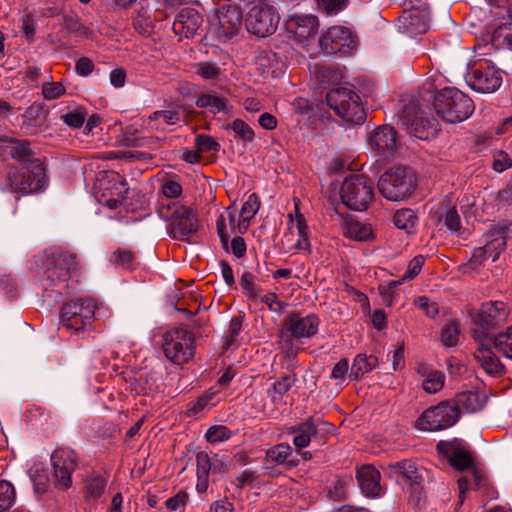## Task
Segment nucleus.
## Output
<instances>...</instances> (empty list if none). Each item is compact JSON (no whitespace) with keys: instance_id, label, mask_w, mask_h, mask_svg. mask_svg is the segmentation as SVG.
I'll list each match as a JSON object with an SVG mask.
<instances>
[{"instance_id":"obj_37","label":"nucleus","mask_w":512,"mask_h":512,"mask_svg":"<svg viewBox=\"0 0 512 512\" xmlns=\"http://www.w3.org/2000/svg\"><path fill=\"white\" fill-rule=\"evenodd\" d=\"M9 154L13 159L24 163L27 166H29L32 161H40L39 159L33 158V151L30 148V143L26 140H11Z\"/></svg>"},{"instance_id":"obj_34","label":"nucleus","mask_w":512,"mask_h":512,"mask_svg":"<svg viewBox=\"0 0 512 512\" xmlns=\"http://www.w3.org/2000/svg\"><path fill=\"white\" fill-rule=\"evenodd\" d=\"M464 476L458 479L459 499L458 506H461L465 500V493L469 490L478 489L486 485L485 473L474 467Z\"/></svg>"},{"instance_id":"obj_26","label":"nucleus","mask_w":512,"mask_h":512,"mask_svg":"<svg viewBox=\"0 0 512 512\" xmlns=\"http://www.w3.org/2000/svg\"><path fill=\"white\" fill-rule=\"evenodd\" d=\"M430 216L436 224L443 222L448 231L461 235V219L454 206H450L449 203L443 201L431 210Z\"/></svg>"},{"instance_id":"obj_12","label":"nucleus","mask_w":512,"mask_h":512,"mask_svg":"<svg viewBox=\"0 0 512 512\" xmlns=\"http://www.w3.org/2000/svg\"><path fill=\"white\" fill-rule=\"evenodd\" d=\"M78 271L76 256L72 253L55 250L48 255L47 278L52 282H65Z\"/></svg>"},{"instance_id":"obj_36","label":"nucleus","mask_w":512,"mask_h":512,"mask_svg":"<svg viewBox=\"0 0 512 512\" xmlns=\"http://www.w3.org/2000/svg\"><path fill=\"white\" fill-rule=\"evenodd\" d=\"M199 108L208 109L212 114L229 113V102L225 97L219 96L215 93H202L198 96L195 102Z\"/></svg>"},{"instance_id":"obj_15","label":"nucleus","mask_w":512,"mask_h":512,"mask_svg":"<svg viewBox=\"0 0 512 512\" xmlns=\"http://www.w3.org/2000/svg\"><path fill=\"white\" fill-rule=\"evenodd\" d=\"M436 449L456 470L463 471L470 469L474 465L472 453L467 444L461 439L455 438L450 441H439Z\"/></svg>"},{"instance_id":"obj_41","label":"nucleus","mask_w":512,"mask_h":512,"mask_svg":"<svg viewBox=\"0 0 512 512\" xmlns=\"http://www.w3.org/2000/svg\"><path fill=\"white\" fill-rule=\"evenodd\" d=\"M491 45L497 49L508 48L512 50V24L505 23L497 27L491 37Z\"/></svg>"},{"instance_id":"obj_22","label":"nucleus","mask_w":512,"mask_h":512,"mask_svg":"<svg viewBox=\"0 0 512 512\" xmlns=\"http://www.w3.org/2000/svg\"><path fill=\"white\" fill-rule=\"evenodd\" d=\"M473 335L478 343V347L474 351L475 360L487 374L492 376L502 374L504 372V365L492 351L491 347L483 343L484 335L476 330L473 331Z\"/></svg>"},{"instance_id":"obj_8","label":"nucleus","mask_w":512,"mask_h":512,"mask_svg":"<svg viewBox=\"0 0 512 512\" xmlns=\"http://www.w3.org/2000/svg\"><path fill=\"white\" fill-rule=\"evenodd\" d=\"M162 348L165 356L175 364H184L194 355V337L186 328L178 327L163 335Z\"/></svg>"},{"instance_id":"obj_43","label":"nucleus","mask_w":512,"mask_h":512,"mask_svg":"<svg viewBox=\"0 0 512 512\" xmlns=\"http://www.w3.org/2000/svg\"><path fill=\"white\" fill-rule=\"evenodd\" d=\"M344 234L357 241H367L373 233L371 226L358 221H350L345 225Z\"/></svg>"},{"instance_id":"obj_3","label":"nucleus","mask_w":512,"mask_h":512,"mask_svg":"<svg viewBox=\"0 0 512 512\" xmlns=\"http://www.w3.org/2000/svg\"><path fill=\"white\" fill-rule=\"evenodd\" d=\"M416 177L410 168L395 166L387 170L378 180V189L389 201L401 202L415 190Z\"/></svg>"},{"instance_id":"obj_5","label":"nucleus","mask_w":512,"mask_h":512,"mask_svg":"<svg viewBox=\"0 0 512 512\" xmlns=\"http://www.w3.org/2000/svg\"><path fill=\"white\" fill-rule=\"evenodd\" d=\"M328 106L347 123L360 125L366 119V113L360 104L359 96L350 88L337 87L326 95Z\"/></svg>"},{"instance_id":"obj_55","label":"nucleus","mask_w":512,"mask_h":512,"mask_svg":"<svg viewBox=\"0 0 512 512\" xmlns=\"http://www.w3.org/2000/svg\"><path fill=\"white\" fill-rule=\"evenodd\" d=\"M195 145L200 154L211 151L216 152L220 149V144L216 141V139L210 135L205 134L196 136Z\"/></svg>"},{"instance_id":"obj_61","label":"nucleus","mask_w":512,"mask_h":512,"mask_svg":"<svg viewBox=\"0 0 512 512\" xmlns=\"http://www.w3.org/2000/svg\"><path fill=\"white\" fill-rule=\"evenodd\" d=\"M106 482L101 477L90 478L86 483V492L93 498H98L103 493Z\"/></svg>"},{"instance_id":"obj_49","label":"nucleus","mask_w":512,"mask_h":512,"mask_svg":"<svg viewBox=\"0 0 512 512\" xmlns=\"http://www.w3.org/2000/svg\"><path fill=\"white\" fill-rule=\"evenodd\" d=\"M16 493L8 481H0V512L8 511L15 503Z\"/></svg>"},{"instance_id":"obj_10","label":"nucleus","mask_w":512,"mask_h":512,"mask_svg":"<svg viewBox=\"0 0 512 512\" xmlns=\"http://www.w3.org/2000/svg\"><path fill=\"white\" fill-rule=\"evenodd\" d=\"M457 407L452 402H442L426 409L417 420V428L436 432L453 426L458 420Z\"/></svg>"},{"instance_id":"obj_59","label":"nucleus","mask_w":512,"mask_h":512,"mask_svg":"<svg viewBox=\"0 0 512 512\" xmlns=\"http://www.w3.org/2000/svg\"><path fill=\"white\" fill-rule=\"evenodd\" d=\"M189 499V495L185 491H179L175 496L165 501L166 508L170 511H178L184 509Z\"/></svg>"},{"instance_id":"obj_56","label":"nucleus","mask_w":512,"mask_h":512,"mask_svg":"<svg viewBox=\"0 0 512 512\" xmlns=\"http://www.w3.org/2000/svg\"><path fill=\"white\" fill-rule=\"evenodd\" d=\"M413 304L422 310L427 317L433 318L438 314L439 308L436 302L431 301L426 296H419L414 299Z\"/></svg>"},{"instance_id":"obj_30","label":"nucleus","mask_w":512,"mask_h":512,"mask_svg":"<svg viewBox=\"0 0 512 512\" xmlns=\"http://www.w3.org/2000/svg\"><path fill=\"white\" fill-rule=\"evenodd\" d=\"M318 19L314 15L295 16L288 22L289 29L300 42L314 37L318 30Z\"/></svg>"},{"instance_id":"obj_38","label":"nucleus","mask_w":512,"mask_h":512,"mask_svg":"<svg viewBox=\"0 0 512 512\" xmlns=\"http://www.w3.org/2000/svg\"><path fill=\"white\" fill-rule=\"evenodd\" d=\"M378 365V359L374 355L358 354L353 361L350 370V377L354 379L361 378L364 374L370 372Z\"/></svg>"},{"instance_id":"obj_64","label":"nucleus","mask_w":512,"mask_h":512,"mask_svg":"<svg viewBox=\"0 0 512 512\" xmlns=\"http://www.w3.org/2000/svg\"><path fill=\"white\" fill-rule=\"evenodd\" d=\"M512 166V160L504 151H498L494 154L492 167L497 172H503Z\"/></svg>"},{"instance_id":"obj_63","label":"nucleus","mask_w":512,"mask_h":512,"mask_svg":"<svg viewBox=\"0 0 512 512\" xmlns=\"http://www.w3.org/2000/svg\"><path fill=\"white\" fill-rule=\"evenodd\" d=\"M347 0H317L320 8H322L328 15L337 14L344 9Z\"/></svg>"},{"instance_id":"obj_62","label":"nucleus","mask_w":512,"mask_h":512,"mask_svg":"<svg viewBox=\"0 0 512 512\" xmlns=\"http://www.w3.org/2000/svg\"><path fill=\"white\" fill-rule=\"evenodd\" d=\"M261 302L265 303L269 310L276 313H281L287 306L285 302L278 299V296L274 292H269L261 297Z\"/></svg>"},{"instance_id":"obj_54","label":"nucleus","mask_w":512,"mask_h":512,"mask_svg":"<svg viewBox=\"0 0 512 512\" xmlns=\"http://www.w3.org/2000/svg\"><path fill=\"white\" fill-rule=\"evenodd\" d=\"M231 435V431L226 426L217 425L212 426L207 430L205 438L210 443H217L228 440Z\"/></svg>"},{"instance_id":"obj_14","label":"nucleus","mask_w":512,"mask_h":512,"mask_svg":"<svg viewBox=\"0 0 512 512\" xmlns=\"http://www.w3.org/2000/svg\"><path fill=\"white\" fill-rule=\"evenodd\" d=\"M98 187L102 191L99 201L111 210L119 207L128 191L125 179L117 172H108L99 178Z\"/></svg>"},{"instance_id":"obj_27","label":"nucleus","mask_w":512,"mask_h":512,"mask_svg":"<svg viewBox=\"0 0 512 512\" xmlns=\"http://www.w3.org/2000/svg\"><path fill=\"white\" fill-rule=\"evenodd\" d=\"M505 242L503 240L492 241L485 246L478 247L474 250L469 261L462 266L463 273L472 274L488 259L492 258V261H496L499 253L494 250L498 247H503Z\"/></svg>"},{"instance_id":"obj_19","label":"nucleus","mask_w":512,"mask_h":512,"mask_svg":"<svg viewBox=\"0 0 512 512\" xmlns=\"http://www.w3.org/2000/svg\"><path fill=\"white\" fill-rule=\"evenodd\" d=\"M429 11L422 5L410 11H404L398 18L397 26L402 32L409 36H415L426 33L429 28Z\"/></svg>"},{"instance_id":"obj_16","label":"nucleus","mask_w":512,"mask_h":512,"mask_svg":"<svg viewBox=\"0 0 512 512\" xmlns=\"http://www.w3.org/2000/svg\"><path fill=\"white\" fill-rule=\"evenodd\" d=\"M471 87L481 93H492L502 84L500 72L490 64L489 60L480 61L468 73Z\"/></svg>"},{"instance_id":"obj_47","label":"nucleus","mask_w":512,"mask_h":512,"mask_svg":"<svg viewBox=\"0 0 512 512\" xmlns=\"http://www.w3.org/2000/svg\"><path fill=\"white\" fill-rule=\"evenodd\" d=\"M110 262L125 269H133L136 265L135 254L125 248H118L110 257Z\"/></svg>"},{"instance_id":"obj_58","label":"nucleus","mask_w":512,"mask_h":512,"mask_svg":"<svg viewBox=\"0 0 512 512\" xmlns=\"http://www.w3.org/2000/svg\"><path fill=\"white\" fill-rule=\"evenodd\" d=\"M162 198L176 199L182 194V186L180 182L174 178L167 179L162 184Z\"/></svg>"},{"instance_id":"obj_7","label":"nucleus","mask_w":512,"mask_h":512,"mask_svg":"<svg viewBox=\"0 0 512 512\" xmlns=\"http://www.w3.org/2000/svg\"><path fill=\"white\" fill-rule=\"evenodd\" d=\"M340 196L350 209L366 210L374 197L373 183L364 175H351L344 180Z\"/></svg>"},{"instance_id":"obj_52","label":"nucleus","mask_w":512,"mask_h":512,"mask_svg":"<svg viewBox=\"0 0 512 512\" xmlns=\"http://www.w3.org/2000/svg\"><path fill=\"white\" fill-rule=\"evenodd\" d=\"M241 329L242 319L240 317L232 318L229 324V328L224 343V348L226 350L240 342Z\"/></svg>"},{"instance_id":"obj_32","label":"nucleus","mask_w":512,"mask_h":512,"mask_svg":"<svg viewBox=\"0 0 512 512\" xmlns=\"http://www.w3.org/2000/svg\"><path fill=\"white\" fill-rule=\"evenodd\" d=\"M486 401L487 396L484 392L466 391L457 394L452 404L457 407L459 416L461 411L474 413L481 410Z\"/></svg>"},{"instance_id":"obj_1","label":"nucleus","mask_w":512,"mask_h":512,"mask_svg":"<svg viewBox=\"0 0 512 512\" xmlns=\"http://www.w3.org/2000/svg\"><path fill=\"white\" fill-rule=\"evenodd\" d=\"M319 324V318L315 314L302 316L293 312L286 316L278 333V343L281 349L288 355H296L299 351L297 340L316 335Z\"/></svg>"},{"instance_id":"obj_4","label":"nucleus","mask_w":512,"mask_h":512,"mask_svg":"<svg viewBox=\"0 0 512 512\" xmlns=\"http://www.w3.org/2000/svg\"><path fill=\"white\" fill-rule=\"evenodd\" d=\"M101 315L97 302L89 297L78 298L62 306L61 325L78 332L91 326L92 321Z\"/></svg>"},{"instance_id":"obj_45","label":"nucleus","mask_w":512,"mask_h":512,"mask_svg":"<svg viewBox=\"0 0 512 512\" xmlns=\"http://www.w3.org/2000/svg\"><path fill=\"white\" fill-rule=\"evenodd\" d=\"M495 349L508 359H512V325L497 334L493 340Z\"/></svg>"},{"instance_id":"obj_20","label":"nucleus","mask_w":512,"mask_h":512,"mask_svg":"<svg viewBox=\"0 0 512 512\" xmlns=\"http://www.w3.org/2000/svg\"><path fill=\"white\" fill-rule=\"evenodd\" d=\"M203 22V15L196 8L184 7L176 15L172 29L176 35L190 38L198 33Z\"/></svg>"},{"instance_id":"obj_33","label":"nucleus","mask_w":512,"mask_h":512,"mask_svg":"<svg viewBox=\"0 0 512 512\" xmlns=\"http://www.w3.org/2000/svg\"><path fill=\"white\" fill-rule=\"evenodd\" d=\"M416 371L423 378L422 387L425 392L434 394L443 388L445 376L441 371L434 370L425 363H418Z\"/></svg>"},{"instance_id":"obj_42","label":"nucleus","mask_w":512,"mask_h":512,"mask_svg":"<svg viewBox=\"0 0 512 512\" xmlns=\"http://www.w3.org/2000/svg\"><path fill=\"white\" fill-rule=\"evenodd\" d=\"M291 455V446L287 443H280L267 450L266 460L278 465H294L293 463L288 462V459Z\"/></svg>"},{"instance_id":"obj_51","label":"nucleus","mask_w":512,"mask_h":512,"mask_svg":"<svg viewBox=\"0 0 512 512\" xmlns=\"http://www.w3.org/2000/svg\"><path fill=\"white\" fill-rule=\"evenodd\" d=\"M86 118V112L82 107H74L67 113L61 114L60 119L71 128H80Z\"/></svg>"},{"instance_id":"obj_53","label":"nucleus","mask_w":512,"mask_h":512,"mask_svg":"<svg viewBox=\"0 0 512 512\" xmlns=\"http://www.w3.org/2000/svg\"><path fill=\"white\" fill-rule=\"evenodd\" d=\"M66 93V88L62 82L46 81L42 84V95L46 100H55Z\"/></svg>"},{"instance_id":"obj_25","label":"nucleus","mask_w":512,"mask_h":512,"mask_svg":"<svg viewBox=\"0 0 512 512\" xmlns=\"http://www.w3.org/2000/svg\"><path fill=\"white\" fill-rule=\"evenodd\" d=\"M171 235L178 240H188L198 231V219L190 208L180 213L171 221Z\"/></svg>"},{"instance_id":"obj_21","label":"nucleus","mask_w":512,"mask_h":512,"mask_svg":"<svg viewBox=\"0 0 512 512\" xmlns=\"http://www.w3.org/2000/svg\"><path fill=\"white\" fill-rule=\"evenodd\" d=\"M509 311L502 301H489L483 303L479 312L474 316L476 325L483 329H491L506 321Z\"/></svg>"},{"instance_id":"obj_48","label":"nucleus","mask_w":512,"mask_h":512,"mask_svg":"<svg viewBox=\"0 0 512 512\" xmlns=\"http://www.w3.org/2000/svg\"><path fill=\"white\" fill-rule=\"evenodd\" d=\"M226 129L233 131L234 137L238 140L251 142L254 139L253 129L241 119H235L226 126Z\"/></svg>"},{"instance_id":"obj_18","label":"nucleus","mask_w":512,"mask_h":512,"mask_svg":"<svg viewBox=\"0 0 512 512\" xmlns=\"http://www.w3.org/2000/svg\"><path fill=\"white\" fill-rule=\"evenodd\" d=\"M56 485L67 489L71 485V474L76 467V455L73 450L62 448L55 450L51 455Z\"/></svg>"},{"instance_id":"obj_24","label":"nucleus","mask_w":512,"mask_h":512,"mask_svg":"<svg viewBox=\"0 0 512 512\" xmlns=\"http://www.w3.org/2000/svg\"><path fill=\"white\" fill-rule=\"evenodd\" d=\"M369 144L379 155L392 156L397 148L396 131L388 125L380 126L371 134Z\"/></svg>"},{"instance_id":"obj_44","label":"nucleus","mask_w":512,"mask_h":512,"mask_svg":"<svg viewBox=\"0 0 512 512\" xmlns=\"http://www.w3.org/2000/svg\"><path fill=\"white\" fill-rule=\"evenodd\" d=\"M296 376L293 374H287L277 380L272 389L269 390V395L274 403L279 402L282 397L291 389V387L296 383Z\"/></svg>"},{"instance_id":"obj_50","label":"nucleus","mask_w":512,"mask_h":512,"mask_svg":"<svg viewBox=\"0 0 512 512\" xmlns=\"http://www.w3.org/2000/svg\"><path fill=\"white\" fill-rule=\"evenodd\" d=\"M459 325L455 321H451L444 325L441 330V342L446 347H453L459 341Z\"/></svg>"},{"instance_id":"obj_39","label":"nucleus","mask_w":512,"mask_h":512,"mask_svg":"<svg viewBox=\"0 0 512 512\" xmlns=\"http://www.w3.org/2000/svg\"><path fill=\"white\" fill-rule=\"evenodd\" d=\"M186 206L170 198H161L157 206V213L164 221H172L180 213H185Z\"/></svg>"},{"instance_id":"obj_13","label":"nucleus","mask_w":512,"mask_h":512,"mask_svg":"<svg viewBox=\"0 0 512 512\" xmlns=\"http://www.w3.org/2000/svg\"><path fill=\"white\" fill-rule=\"evenodd\" d=\"M319 45L325 54H347L356 47V40L348 28L333 26L321 35Z\"/></svg>"},{"instance_id":"obj_28","label":"nucleus","mask_w":512,"mask_h":512,"mask_svg":"<svg viewBox=\"0 0 512 512\" xmlns=\"http://www.w3.org/2000/svg\"><path fill=\"white\" fill-rule=\"evenodd\" d=\"M359 487L367 497L380 495V473L371 465H364L357 470L356 474Z\"/></svg>"},{"instance_id":"obj_31","label":"nucleus","mask_w":512,"mask_h":512,"mask_svg":"<svg viewBox=\"0 0 512 512\" xmlns=\"http://www.w3.org/2000/svg\"><path fill=\"white\" fill-rule=\"evenodd\" d=\"M317 424L312 418L305 422L292 426L288 429L289 434H293V444L298 450H302L309 446L311 439L316 437L319 432Z\"/></svg>"},{"instance_id":"obj_23","label":"nucleus","mask_w":512,"mask_h":512,"mask_svg":"<svg viewBox=\"0 0 512 512\" xmlns=\"http://www.w3.org/2000/svg\"><path fill=\"white\" fill-rule=\"evenodd\" d=\"M403 124L406 125L409 134L421 140L434 138L440 129L439 122L434 117L422 112L413 119L405 116Z\"/></svg>"},{"instance_id":"obj_60","label":"nucleus","mask_w":512,"mask_h":512,"mask_svg":"<svg viewBox=\"0 0 512 512\" xmlns=\"http://www.w3.org/2000/svg\"><path fill=\"white\" fill-rule=\"evenodd\" d=\"M425 262V259L422 255L415 256L407 266V269L402 277V281L404 280H411L414 279L416 276L419 275L422 266Z\"/></svg>"},{"instance_id":"obj_9","label":"nucleus","mask_w":512,"mask_h":512,"mask_svg":"<svg viewBox=\"0 0 512 512\" xmlns=\"http://www.w3.org/2000/svg\"><path fill=\"white\" fill-rule=\"evenodd\" d=\"M279 20L276 9L266 1H260L248 11L245 26L249 33L267 37L275 32Z\"/></svg>"},{"instance_id":"obj_29","label":"nucleus","mask_w":512,"mask_h":512,"mask_svg":"<svg viewBox=\"0 0 512 512\" xmlns=\"http://www.w3.org/2000/svg\"><path fill=\"white\" fill-rule=\"evenodd\" d=\"M180 119V108L158 110L144 120V126L151 131H163L167 126L179 123Z\"/></svg>"},{"instance_id":"obj_2","label":"nucleus","mask_w":512,"mask_h":512,"mask_svg":"<svg viewBox=\"0 0 512 512\" xmlns=\"http://www.w3.org/2000/svg\"><path fill=\"white\" fill-rule=\"evenodd\" d=\"M436 113L448 123H458L469 118L474 111L473 101L455 87H446L434 96Z\"/></svg>"},{"instance_id":"obj_40","label":"nucleus","mask_w":512,"mask_h":512,"mask_svg":"<svg viewBox=\"0 0 512 512\" xmlns=\"http://www.w3.org/2000/svg\"><path fill=\"white\" fill-rule=\"evenodd\" d=\"M260 208L259 198L256 194H250L243 203L240 211L239 229L247 230L250 220L256 215Z\"/></svg>"},{"instance_id":"obj_35","label":"nucleus","mask_w":512,"mask_h":512,"mask_svg":"<svg viewBox=\"0 0 512 512\" xmlns=\"http://www.w3.org/2000/svg\"><path fill=\"white\" fill-rule=\"evenodd\" d=\"M388 469L393 474L402 475L411 484L420 485L424 481L426 471L418 467L410 460H404L388 465Z\"/></svg>"},{"instance_id":"obj_11","label":"nucleus","mask_w":512,"mask_h":512,"mask_svg":"<svg viewBox=\"0 0 512 512\" xmlns=\"http://www.w3.org/2000/svg\"><path fill=\"white\" fill-rule=\"evenodd\" d=\"M243 16L237 6L223 5L216 11V19L212 23L211 33L220 42H226L237 35L242 27Z\"/></svg>"},{"instance_id":"obj_46","label":"nucleus","mask_w":512,"mask_h":512,"mask_svg":"<svg viewBox=\"0 0 512 512\" xmlns=\"http://www.w3.org/2000/svg\"><path fill=\"white\" fill-rule=\"evenodd\" d=\"M393 222L397 228L410 232L417 223V215L412 209H400L395 213Z\"/></svg>"},{"instance_id":"obj_6","label":"nucleus","mask_w":512,"mask_h":512,"mask_svg":"<svg viewBox=\"0 0 512 512\" xmlns=\"http://www.w3.org/2000/svg\"><path fill=\"white\" fill-rule=\"evenodd\" d=\"M6 180L12 191L29 194L41 191L46 185V173L41 161H32L25 170L11 166L7 170Z\"/></svg>"},{"instance_id":"obj_57","label":"nucleus","mask_w":512,"mask_h":512,"mask_svg":"<svg viewBox=\"0 0 512 512\" xmlns=\"http://www.w3.org/2000/svg\"><path fill=\"white\" fill-rule=\"evenodd\" d=\"M196 73L204 80H215L220 75V68L211 62H200L197 64Z\"/></svg>"},{"instance_id":"obj_17","label":"nucleus","mask_w":512,"mask_h":512,"mask_svg":"<svg viewBox=\"0 0 512 512\" xmlns=\"http://www.w3.org/2000/svg\"><path fill=\"white\" fill-rule=\"evenodd\" d=\"M295 219L292 214H289L290 226L288 232L284 234L282 243L288 249L303 250L310 253L309 231L306 220L295 205Z\"/></svg>"}]
</instances>
